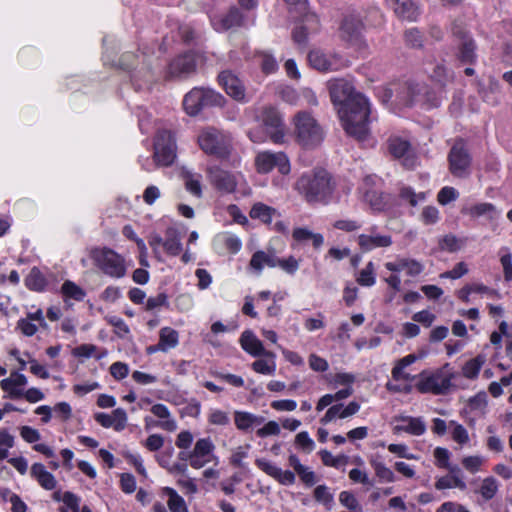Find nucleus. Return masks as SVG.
Instances as JSON below:
<instances>
[{"label":"nucleus","mask_w":512,"mask_h":512,"mask_svg":"<svg viewBox=\"0 0 512 512\" xmlns=\"http://www.w3.org/2000/svg\"><path fill=\"white\" fill-rule=\"evenodd\" d=\"M215 445L211 438H200L196 441L192 449L191 467L194 469H201L208 463L216 460L214 454Z\"/></svg>","instance_id":"obj_15"},{"label":"nucleus","mask_w":512,"mask_h":512,"mask_svg":"<svg viewBox=\"0 0 512 512\" xmlns=\"http://www.w3.org/2000/svg\"><path fill=\"white\" fill-rule=\"evenodd\" d=\"M242 22L243 15L236 7L230 8V10L224 15L214 16L211 18V23L217 31H226L231 28L238 27Z\"/></svg>","instance_id":"obj_28"},{"label":"nucleus","mask_w":512,"mask_h":512,"mask_svg":"<svg viewBox=\"0 0 512 512\" xmlns=\"http://www.w3.org/2000/svg\"><path fill=\"white\" fill-rule=\"evenodd\" d=\"M209 177L212 184L220 191L232 193L238 184L239 175L225 171L218 167L209 169Z\"/></svg>","instance_id":"obj_22"},{"label":"nucleus","mask_w":512,"mask_h":512,"mask_svg":"<svg viewBox=\"0 0 512 512\" xmlns=\"http://www.w3.org/2000/svg\"><path fill=\"white\" fill-rule=\"evenodd\" d=\"M450 386V379L441 373L431 374L421 379L416 385L421 393H433L435 395L443 394Z\"/></svg>","instance_id":"obj_21"},{"label":"nucleus","mask_w":512,"mask_h":512,"mask_svg":"<svg viewBox=\"0 0 512 512\" xmlns=\"http://www.w3.org/2000/svg\"><path fill=\"white\" fill-rule=\"evenodd\" d=\"M463 246V242L452 234L445 235L439 240V247L448 252H456Z\"/></svg>","instance_id":"obj_56"},{"label":"nucleus","mask_w":512,"mask_h":512,"mask_svg":"<svg viewBox=\"0 0 512 512\" xmlns=\"http://www.w3.org/2000/svg\"><path fill=\"white\" fill-rule=\"evenodd\" d=\"M485 362L486 358L482 354H479L475 358L468 360L462 367V375L470 380L476 379Z\"/></svg>","instance_id":"obj_41"},{"label":"nucleus","mask_w":512,"mask_h":512,"mask_svg":"<svg viewBox=\"0 0 512 512\" xmlns=\"http://www.w3.org/2000/svg\"><path fill=\"white\" fill-rule=\"evenodd\" d=\"M14 446V436L7 430H0V457L6 459L8 457V450Z\"/></svg>","instance_id":"obj_60"},{"label":"nucleus","mask_w":512,"mask_h":512,"mask_svg":"<svg viewBox=\"0 0 512 512\" xmlns=\"http://www.w3.org/2000/svg\"><path fill=\"white\" fill-rule=\"evenodd\" d=\"M155 163L161 167H167L176 159V143L172 133L168 130H160L154 141Z\"/></svg>","instance_id":"obj_9"},{"label":"nucleus","mask_w":512,"mask_h":512,"mask_svg":"<svg viewBox=\"0 0 512 512\" xmlns=\"http://www.w3.org/2000/svg\"><path fill=\"white\" fill-rule=\"evenodd\" d=\"M488 405V397L485 391H480L468 400V407L479 417H484Z\"/></svg>","instance_id":"obj_44"},{"label":"nucleus","mask_w":512,"mask_h":512,"mask_svg":"<svg viewBox=\"0 0 512 512\" xmlns=\"http://www.w3.org/2000/svg\"><path fill=\"white\" fill-rule=\"evenodd\" d=\"M196 68V59L193 53H185L172 60L166 71V78H181L193 73Z\"/></svg>","instance_id":"obj_16"},{"label":"nucleus","mask_w":512,"mask_h":512,"mask_svg":"<svg viewBox=\"0 0 512 512\" xmlns=\"http://www.w3.org/2000/svg\"><path fill=\"white\" fill-rule=\"evenodd\" d=\"M151 412L160 420L155 424L157 427L168 432H174L177 429V422L171 416L168 407L164 404H155L151 407Z\"/></svg>","instance_id":"obj_31"},{"label":"nucleus","mask_w":512,"mask_h":512,"mask_svg":"<svg viewBox=\"0 0 512 512\" xmlns=\"http://www.w3.org/2000/svg\"><path fill=\"white\" fill-rule=\"evenodd\" d=\"M294 189L311 204H328L336 189L332 175L323 168L303 173L295 182Z\"/></svg>","instance_id":"obj_2"},{"label":"nucleus","mask_w":512,"mask_h":512,"mask_svg":"<svg viewBox=\"0 0 512 512\" xmlns=\"http://www.w3.org/2000/svg\"><path fill=\"white\" fill-rule=\"evenodd\" d=\"M331 101L338 108V114L346 133L362 141L368 134L370 103L361 93L354 92L353 85L345 79L328 82Z\"/></svg>","instance_id":"obj_1"},{"label":"nucleus","mask_w":512,"mask_h":512,"mask_svg":"<svg viewBox=\"0 0 512 512\" xmlns=\"http://www.w3.org/2000/svg\"><path fill=\"white\" fill-rule=\"evenodd\" d=\"M364 25L358 15H346L340 26V37L354 46H361Z\"/></svg>","instance_id":"obj_14"},{"label":"nucleus","mask_w":512,"mask_h":512,"mask_svg":"<svg viewBox=\"0 0 512 512\" xmlns=\"http://www.w3.org/2000/svg\"><path fill=\"white\" fill-rule=\"evenodd\" d=\"M364 200L370 205L374 211H382L385 208V201L382 194L375 190H367L364 193Z\"/></svg>","instance_id":"obj_53"},{"label":"nucleus","mask_w":512,"mask_h":512,"mask_svg":"<svg viewBox=\"0 0 512 512\" xmlns=\"http://www.w3.org/2000/svg\"><path fill=\"white\" fill-rule=\"evenodd\" d=\"M385 268L391 272L406 270L408 276L416 277L424 271V265L420 261L398 256L395 261L385 263Z\"/></svg>","instance_id":"obj_25"},{"label":"nucleus","mask_w":512,"mask_h":512,"mask_svg":"<svg viewBox=\"0 0 512 512\" xmlns=\"http://www.w3.org/2000/svg\"><path fill=\"white\" fill-rule=\"evenodd\" d=\"M450 172L459 178L469 175L471 156L462 140H457L448 155Z\"/></svg>","instance_id":"obj_12"},{"label":"nucleus","mask_w":512,"mask_h":512,"mask_svg":"<svg viewBox=\"0 0 512 512\" xmlns=\"http://www.w3.org/2000/svg\"><path fill=\"white\" fill-rule=\"evenodd\" d=\"M339 502L351 512L363 511L358 499L350 491H342L339 494Z\"/></svg>","instance_id":"obj_52"},{"label":"nucleus","mask_w":512,"mask_h":512,"mask_svg":"<svg viewBox=\"0 0 512 512\" xmlns=\"http://www.w3.org/2000/svg\"><path fill=\"white\" fill-rule=\"evenodd\" d=\"M388 149L395 158L408 157L411 150L410 142L399 136H391L388 139Z\"/></svg>","instance_id":"obj_36"},{"label":"nucleus","mask_w":512,"mask_h":512,"mask_svg":"<svg viewBox=\"0 0 512 512\" xmlns=\"http://www.w3.org/2000/svg\"><path fill=\"white\" fill-rule=\"evenodd\" d=\"M96 422L104 428H114L116 431H122L127 424V413L122 408L113 410L111 414L96 413L94 416Z\"/></svg>","instance_id":"obj_27"},{"label":"nucleus","mask_w":512,"mask_h":512,"mask_svg":"<svg viewBox=\"0 0 512 512\" xmlns=\"http://www.w3.org/2000/svg\"><path fill=\"white\" fill-rule=\"evenodd\" d=\"M163 493L168 497L167 505L171 512H188L185 500L175 489L164 487Z\"/></svg>","instance_id":"obj_42"},{"label":"nucleus","mask_w":512,"mask_h":512,"mask_svg":"<svg viewBox=\"0 0 512 512\" xmlns=\"http://www.w3.org/2000/svg\"><path fill=\"white\" fill-rule=\"evenodd\" d=\"M400 422L394 427L395 432H406L414 436H421L426 432V424L421 417L400 416Z\"/></svg>","instance_id":"obj_29"},{"label":"nucleus","mask_w":512,"mask_h":512,"mask_svg":"<svg viewBox=\"0 0 512 512\" xmlns=\"http://www.w3.org/2000/svg\"><path fill=\"white\" fill-rule=\"evenodd\" d=\"M462 466L468 472L475 474L480 471L481 466L484 463V458L479 455L466 456L462 459Z\"/></svg>","instance_id":"obj_59"},{"label":"nucleus","mask_w":512,"mask_h":512,"mask_svg":"<svg viewBox=\"0 0 512 512\" xmlns=\"http://www.w3.org/2000/svg\"><path fill=\"white\" fill-rule=\"evenodd\" d=\"M252 219L260 220L265 224H270L278 212L275 208L270 207L262 202L255 203L249 213Z\"/></svg>","instance_id":"obj_35"},{"label":"nucleus","mask_w":512,"mask_h":512,"mask_svg":"<svg viewBox=\"0 0 512 512\" xmlns=\"http://www.w3.org/2000/svg\"><path fill=\"white\" fill-rule=\"evenodd\" d=\"M258 119L262 122L267 135L274 144L286 143L287 137L283 117L275 107H263Z\"/></svg>","instance_id":"obj_8"},{"label":"nucleus","mask_w":512,"mask_h":512,"mask_svg":"<svg viewBox=\"0 0 512 512\" xmlns=\"http://www.w3.org/2000/svg\"><path fill=\"white\" fill-rule=\"evenodd\" d=\"M277 267H279L281 270H283L285 273L289 275H294L300 267V260L296 259L292 255H290L287 258L278 257Z\"/></svg>","instance_id":"obj_55"},{"label":"nucleus","mask_w":512,"mask_h":512,"mask_svg":"<svg viewBox=\"0 0 512 512\" xmlns=\"http://www.w3.org/2000/svg\"><path fill=\"white\" fill-rule=\"evenodd\" d=\"M165 251L172 255L177 256L182 250L181 238L177 229L170 227L166 230L164 239Z\"/></svg>","instance_id":"obj_38"},{"label":"nucleus","mask_w":512,"mask_h":512,"mask_svg":"<svg viewBox=\"0 0 512 512\" xmlns=\"http://www.w3.org/2000/svg\"><path fill=\"white\" fill-rule=\"evenodd\" d=\"M61 292L64 297L71 298L76 301H82L86 296V292L80 286L70 280H66L63 283Z\"/></svg>","instance_id":"obj_49"},{"label":"nucleus","mask_w":512,"mask_h":512,"mask_svg":"<svg viewBox=\"0 0 512 512\" xmlns=\"http://www.w3.org/2000/svg\"><path fill=\"white\" fill-rule=\"evenodd\" d=\"M265 421L262 416H257L247 411H235L234 423L238 430L247 431L253 426L260 425Z\"/></svg>","instance_id":"obj_32"},{"label":"nucleus","mask_w":512,"mask_h":512,"mask_svg":"<svg viewBox=\"0 0 512 512\" xmlns=\"http://www.w3.org/2000/svg\"><path fill=\"white\" fill-rule=\"evenodd\" d=\"M184 182L186 190L197 198L202 197L201 175L190 172L185 173Z\"/></svg>","instance_id":"obj_47"},{"label":"nucleus","mask_w":512,"mask_h":512,"mask_svg":"<svg viewBox=\"0 0 512 512\" xmlns=\"http://www.w3.org/2000/svg\"><path fill=\"white\" fill-rule=\"evenodd\" d=\"M295 141L303 148L313 149L319 146L325 137L323 127L308 111H298L292 118Z\"/></svg>","instance_id":"obj_3"},{"label":"nucleus","mask_w":512,"mask_h":512,"mask_svg":"<svg viewBox=\"0 0 512 512\" xmlns=\"http://www.w3.org/2000/svg\"><path fill=\"white\" fill-rule=\"evenodd\" d=\"M218 80L226 93L239 102H247L245 87L242 81L229 70L222 71Z\"/></svg>","instance_id":"obj_17"},{"label":"nucleus","mask_w":512,"mask_h":512,"mask_svg":"<svg viewBox=\"0 0 512 512\" xmlns=\"http://www.w3.org/2000/svg\"><path fill=\"white\" fill-rule=\"evenodd\" d=\"M252 369L259 374L274 375L276 371L275 358L258 359L252 363Z\"/></svg>","instance_id":"obj_51"},{"label":"nucleus","mask_w":512,"mask_h":512,"mask_svg":"<svg viewBox=\"0 0 512 512\" xmlns=\"http://www.w3.org/2000/svg\"><path fill=\"white\" fill-rule=\"evenodd\" d=\"M208 422L212 425L226 426L230 422L227 412L220 409H211L208 414Z\"/></svg>","instance_id":"obj_61"},{"label":"nucleus","mask_w":512,"mask_h":512,"mask_svg":"<svg viewBox=\"0 0 512 512\" xmlns=\"http://www.w3.org/2000/svg\"><path fill=\"white\" fill-rule=\"evenodd\" d=\"M314 498L328 508H331L334 502L333 494L330 493L328 487L325 485H319L315 488Z\"/></svg>","instance_id":"obj_58"},{"label":"nucleus","mask_w":512,"mask_h":512,"mask_svg":"<svg viewBox=\"0 0 512 512\" xmlns=\"http://www.w3.org/2000/svg\"><path fill=\"white\" fill-rule=\"evenodd\" d=\"M435 488L437 490L457 488L461 491H464L467 489V484L464 479H460L459 477H452L450 475H445L436 480Z\"/></svg>","instance_id":"obj_45"},{"label":"nucleus","mask_w":512,"mask_h":512,"mask_svg":"<svg viewBox=\"0 0 512 512\" xmlns=\"http://www.w3.org/2000/svg\"><path fill=\"white\" fill-rule=\"evenodd\" d=\"M386 2L402 19L415 21L419 15L418 6L412 0H386Z\"/></svg>","instance_id":"obj_30"},{"label":"nucleus","mask_w":512,"mask_h":512,"mask_svg":"<svg viewBox=\"0 0 512 512\" xmlns=\"http://www.w3.org/2000/svg\"><path fill=\"white\" fill-rule=\"evenodd\" d=\"M27 377L19 372H11L9 377L0 381L1 389L8 395L6 397L11 399L21 398L23 395L24 387L27 385Z\"/></svg>","instance_id":"obj_23"},{"label":"nucleus","mask_w":512,"mask_h":512,"mask_svg":"<svg viewBox=\"0 0 512 512\" xmlns=\"http://www.w3.org/2000/svg\"><path fill=\"white\" fill-rule=\"evenodd\" d=\"M483 100L491 105L500 103L501 85L495 78H489L487 87L479 90Z\"/></svg>","instance_id":"obj_37"},{"label":"nucleus","mask_w":512,"mask_h":512,"mask_svg":"<svg viewBox=\"0 0 512 512\" xmlns=\"http://www.w3.org/2000/svg\"><path fill=\"white\" fill-rule=\"evenodd\" d=\"M168 296L165 293H159L156 296H151L145 303V310L156 311L162 307H168Z\"/></svg>","instance_id":"obj_57"},{"label":"nucleus","mask_w":512,"mask_h":512,"mask_svg":"<svg viewBox=\"0 0 512 512\" xmlns=\"http://www.w3.org/2000/svg\"><path fill=\"white\" fill-rule=\"evenodd\" d=\"M62 501L60 512H92L87 505L81 507L80 498L71 492H65Z\"/></svg>","instance_id":"obj_40"},{"label":"nucleus","mask_w":512,"mask_h":512,"mask_svg":"<svg viewBox=\"0 0 512 512\" xmlns=\"http://www.w3.org/2000/svg\"><path fill=\"white\" fill-rule=\"evenodd\" d=\"M277 260L278 256L275 249L258 250L252 255L249 266L257 275H260L265 267H277Z\"/></svg>","instance_id":"obj_26"},{"label":"nucleus","mask_w":512,"mask_h":512,"mask_svg":"<svg viewBox=\"0 0 512 512\" xmlns=\"http://www.w3.org/2000/svg\"><path fill=\"white\" fill-rule=\"evenodd\" d=\"M405 41L412 48H419L423 44V35L417 28H411L405 32Z\"/></svg>","instance_id":"obj_64"},{"label":"nucleus","mask_w":512,"mask_h":512,"mask_svg":"<svg viewBox=\"0 0 512 512\" xmlns=\"http://www.w3.org/2000/svg\"><path fill=\"white\" fill-rule=\"evenodd\" d=\"M16 329L19 330L24 336L32 337L38 331V326L31 320L25 318H20L17 321Z\"/></svg>","instance_id":"obj_62"},{"label":"nucleus","mask_w":512,"mask_h":512,"mask_svg":"<svg viewBox=\"0 0 512 512\" xmlns=\"http://www.w3.org/2000/svg\"><path fill=\"white\" fill-rule=\"evenodd\" d=\"M459 196L458 191L450 186L443 187L437 195V200L441 205H447L448 203L455 201Z\"/></svg>","instance_id":"obj_63"},{"label":"nucleus","mask_w":512,"mask_h":512,"mask_svg":"<svg viewBox=\"0 0 512 512\" xmlns=\"http://www.w3.org/2000/svg\"><path fill=\"white\" fill-rule=\"evenodd\" d=\"M289 15L292 19H297L306 13H310L308 0H284Z\"/></svg>","instance_id":"obj_48"},{"label":"nucleus","mask_w":512,"mask_h":512,"mask_svg":"<svg viewBox=\"0 0 512 512\" xmlns=\"http://www.w3.org/2000/svg\"><path fill=\"white\" fill-rule=\"evenodd\" d=\"M240 344L242 349L248 354L259 357L265 356L266 358H275V354L271 351H267L263 343L256 337V335L250 331L246 330L242 333L240 337Z\"/></svg>","instance_id":"obj_24"},{"label":"nucleus","mask_w":512,"mask_h":512,"mask_svg":"<svg viewBox=\"0 0 512 512\" xmlns=\"http://www.w3.org/2000/svg\"><path fill=\"white\" fill-rule=\"evenodd\" d=\"M159 343L162 352L175 348L179 343V334L170 327H164L159 333Z\"/></svg>","instance_id":"obj_39"},{"label":"nucleus","mask_w":512,"mask_h":512,"mask_svg":"<svg viewBox=\"0 0 512 512\" xmlns=\"http://www.w3.org/2000/svg\"><path fill=\"white\" fill-rule=\"evenodd\" d=\"M255 165L257 171L263 174L269 173L275 167H277L278 171L283 175L289 174L291 170L290 161L283 152H260L255 158Z\"/></svg>","instance_id":"obj_11"},{"label":"nucleus","mask_w":512,"mask_h":512,"mask_svg":"<svg viewBox=\"0 0 512 512\" xmlns=\"http://www.w3.org/2000/svg\"><path fill=\"white\" fill-rule=\"evenodd\" d=\"M25 285L28 289L41 292L45 289L47 281L37 267H33L25 278Z\"/></svg>","instance_id":"obj_43"},{"label":"nucleus","mask_w":512,"mask_h":512,"mask_svg":"<svg viewBox=\"0 0 512 512\" xmlns=\"http://www.w3.org/2000/svg\"><path fill=\"white\" fill-rule=\"evenodd\" d=\"M200 148L208 155L220 159L228 158L233 149V138L227 131L207 127L198 136Z\"/></svg>","instance_id":"obj_5"},{"label":"nucleus","mask_w":512,"mask_h":512,"mask_svg":"<svg viewBox=\"0 0 512 512\" xmlns=\"http://www.w3.org/2000/svg\"><path fill=\"white\" fill-rule=\"evenodd\" d=\"M31 475L38 481L40 486L46 490H53L56 487L57 481L55 477L48 472L45 466L41 463H35L32 465Z\"/></svg>","instance_id":"obj_34"},{"label":"nucleus","mask_w":512,"mask_h":512,"mask_svg":"<svg viewBox=\"0 0 512 512\" xmlns=\"http://www.w3.org/2000/svg\"><path fill=\"white\" fill-rule=\"evenodd\" d=\"M357 241L363 252H370L377 248H387L393 243L390 235L379 234L376 227H372L368 233L360 234Z\"/></svg>","instance_id":"obj_19"},{"label":"nucleus","mask_w":512,"mask_h":512,"mask_svg":"<svg viewBox=\"0 0 512 512\" xmlns=\"http://www.w3.org/2000/svg\"><path fill=\"white\" fill-rule=\"evenodd\" d=\"M410 95L406 104H422L427 108H435L440 105V98L436 96L425 84H415L408 87Z\"/></svg>","instance_id":"obj_18"},{"label":"nucleus","mask_w":512,"mask_h":512,"mask_svg":"<svg viewBox=\"0 0 512 512\" xmlns=\"http://www.w3.org/2000/svg\"><path fill=\"white\" fill-rule=\"evenodd\" d=\"M120 65L131 73V80L139 89L150 85L155 80V75L144 55L126 53L122 56Z\"/></svg>","instance_id":"obj_7"},{"label":"nucleus","mask_w":512,"mask_h":512,"mask_svg":"<svg viewBox=\"0 0 512 512\" xmlns=\"http://www.w3.org/2000/svg\"><path fill=\"white\" fill-rule=\"evenodd\" d=\"M498 489V481L494 477L489 476L482 480V483L479 488V493L484 500L488 501L491 500L497 494Z\"/></svg>","instance_id":"obj_46"},{"label":"nucleus","mask_w":512,"mask_h":512,"mask_svg":"<svg viewBox=\"0 0 512 512\" xmlns=\"http://www.w3.org/2000/svg\"><path fill=\"white\" fill-rule=\"evenodd\" d=\"M357 282L361 286L371 287L376 282L375 267L372 261L368 262L366 266L359 272Z\"/></svg>","instance_id":"obj_50"},{"label":"nucleus","mask_w":512,"mask_h":512,"mask_svg":"<svg viewBox=\"0 0 512 512\" xmlns=\"http://www.w3.org/2000/svg\"><path fill=\"white\" fill-rule=\"evenodd\" d=\"M88 254L102 274L113 279H121L127 274L125 258L115 250L109 247H93Z\"/></svg>","instance_id":"obj_4"},{"label":"nucleus","mask_w":512,"mask_h":512,"mask_svg":"<svg viewBox=\"0 0 512 512\" xmlns=\"http://www.w3.org/2000/svg\"><path fill=\"white\" fill-rule=\"evenodd\" d=\"M371 465L374 468L376 476L381 481L388 483L395 481V475L393 471L390 468H388L384 463L379 461H372Z\"/></svg>","instance_id":"obj_54"},{"label":"nucleus","mask_w":512,"mask_h":512,"mask_svg":"<svg viewBox=\"0 0 512 512\" xmlns=\"http://www.w3.org/2000/svg\"><path fill=\"white\" fill-rule=\"evenodd\" d=\"M293 20L296 22V25L292 31V38L299 46H306L309 39L321 29L320 19L314 12L306 13Z\"/></svg>","instance_id":"obj_10"},{"label":"nucleus","mask_w":512,"mask_h":512,"mask_svg":"<svg viewBox=\"0 0 512 512\" xmlns=\"http://www.w3.org/2000/svg\"><path fill=\"white\" fill-rule=\"evenodd\" d=\"M310 66L321 72L337 71L346 66V62L337 54L326 53L320 49L311 50L308 54Z\"/></svg>","instance_id":"obj_13"},{"label":"nucleus","mask_w":512,"mask_h":512,"mask_svg":"<svg viewBox=\"0 0 512 512\" xmlns=\"http://www.w3.org/2000/svg\"><path fill=\"white\" fill-rule=\"evenodd\" d=\"M452 34L459 41V59L464 63H472L475 60V44L467 35L464 27L455 23L452 27Z\"/></svg>","instance_id":"obj_20"},{"label":"nucleus","mask_w":512,"mask_h":512,"mask_svg":"<svg viewBox=\"0 0 512 512\" xmlns=\"http://www.w3.org/2000/svg\"><path fill=\"white\" fill-rule=\"evenodd\" d=\"M224 103L225 98L220 93L210 88L195 87L184 96L183 108L189 116H196L204 108L221 107Z\"/></svg>","instance_id":"obj_6"},{"label":"nucleus","mask_w":512,"mask_h":512,"mask_svg":"<svg viewBox=\"0 0 512 512\" xmlns=\"http://www.w3.org/2000/svg\"><path fill=\"white\" fill-rule=\"evenodd\" d=\"M292 237L298 243L310 241L315 249H319L324 244V237L321 233H314L306 227L295 228Z\"/></svg>","instance_id":"obj_33"}]
</instances>
